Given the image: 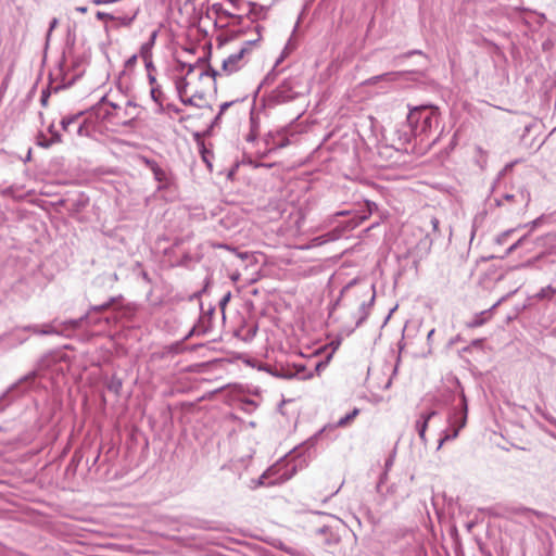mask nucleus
<instances>
[{
	"label": "nucleus",
	"instance_id": "obj_1",
	"mask_svg": "<svg viewBox=\"0 0 556 556\" xmlns=\"http://www.w3.org/2000/svg\"><path fill=\"white\" fill-rule=\"evenodd\" d=\"M440 113L439 109L433 105H419L409 108L407 115L408 130H399V140L401 146H405L412 141V138H420L422 141L428 138L433 129L439 126Z\"/></svg>",
	"mask_w": 556,
	"mask_h": 556
},
{
	"label": "nucleus",
	"instance_id": "obj_2",
	"mask_svg": "<svg viewBox=\"0 0 556 556\" xmlns=\"http://www.w3.org/2000/svg\"><path fill=\"white\" fill-rule=\"evenodd\" d=\"M459 396H460V403H459L460 408L457 409L456 407H454L447 417V422H448L450 427L452 428V431L446 430L443 432V437L439 441L438 448H440L445 442L457 438L459 430L462 428H464L466 425L467 414H468V403H467V399H466V395H465L463 389H460V391H459Z\"/></svg>",
	"mask_w": 556,
	"mask_h": 556
},
{
	"label": "nucleus",
	"instance_id": "obj_3",
	"mask_svg": "<svg viewBox=\"0 0 556 556\" xmlns=\"http://www.w3.org/2000/svg\"><path fill=\"white\" fill-rule=\"evenodd\" d=\"M296 472V466L291 463H277L267 469L260 478V485L281 484L290 480Z\"/></svg>",
	"mask_w": 556,
	"mask_h": 556
},
{
	"label": "nucleus",
	"instance_id": "obj_4",
	"mask_svg": "<svg viewBox=\"0 0 556 556\" xmlns=\"http://www.w3.org/2000/svg\"><path fill=\"white\" fill-rule=\"evenodd\" d=\"M300 80L296 77L286 78L276 89H274L268 102L274 105L290 102L299 97Z\"/></svg>",
	"mask_w": 556,
	"mask_h": 556
},
{
	"label": "nucleus",
	"instance_id": "obj_5",
	"mask_svg": "<svg viewBox=\"0 0 556 556\" xmlns=\"http://www.w3.org/2000/svg\"><path fill=\"white\" fill-rule=\"evenodd\" d=\"M86 318L87 316H83L78 319H68L62 323L53 320L52 323L42 326H30L28 329L37 334H63L67 329L74 330L79 328L81 321Z\"/></svg>",
	"mask_w": 556,
	"mask_h": 556
},
{
	"label": "nucleus",
	"instance_id": "obj_6",
	"mask_svg": "<svg viewBox=\"0 0 556 556\" xmlns=\"http://www.w3.org/2000/svg\"><path fill=\"white\" fill-rule=\"evenodd\" d=\"M144 165L152 172L154 179L159 182V190L168 188L172 184V174L167 167L160 166L154 160L142 159Z\"/></svg>",
	"mask_w": 556,
	"mask_h": 556
},
{
	"label": "nucleus",
	"instance_id": "obj_7",
	"mask_svg": "<svg viewBox=\"0 0 556 556\" xmlns=\"http://www.w3.org/2000/svg\"><path fill=\"white\" fill-rule=\"evenodd\" d=\"M253 41H248L244 47H242L238 52L230 54L227 59L223 61L222 71L227 75H230L238 70H240L244 62V55L250 51V46Z\"/></svg>",
	"mask_w": 556,
	"mask_h": 556
},
{
	"label": "nucleus",
	"instance_id": "obj_8",
	"mask_svg": "<svg viewBox=\"0 0 556 556\" xmlns=\"http://www.w3.org/2000/svg\"><path fill=\"white\" fill-rule=\"evenodd\" d=\"M83 113H77L75 115L65 116L61 121V127L66 132H75L77 136H86L88 134V129L85 125V121H81Z\"/></svg>",
	"mask_w": 556,
	"mask_h": 556
},
{
	"label": "nucleus",
	"instance_id": "obj_9",
	"mask_svg": "<svg viewBox=\"0 0 556 556\" xmlns=\"http://www.w3.org/2000/svg\"><path fill=\"white\" fill-rule=\"evenodd\" d=\"M531 201L530 192L526 188L518 189L515 193H505L501 199H496V205L502 206L505 202L527 207Z\"/></svg>",
	"mask_w": 556,
	"mask_h": 556
},
{
	"label": "nucleus",
	"instance_id": "obj_10",
	"mask_svg": "<svg viewBox=\"0 0 556 556\" xmlns=\"http://www.w3.org/2000/svg\"><path fill=\"white\" fill-rule=\"evenodd\" d=\"M503 299H500L489 309L482 311L475 314V316L466 323L468 328H477L483 326L492 316L493 311L502 303Z\"/></svg>",
	"mask_w": 556,
	"mask_h": 556
},
{
	"label": "nucleus",
	"instance_id": "obj_11",
	"mask_svg": "<svg viewBox=\"0 0 556 556\" xmlns=\"http://www.w3.org/2000/svg\"><path fill=\"white\" fill-rule=\"evenodd\" d=\"M438 415V412L437 410H430V412H426V413H421L419 418L416 420L415 422V429L421 440L422 443H426L427 442V439H426V430H427V427H428V422L430 421L431 418H433L434 416Z\"/></svg>",
	"mask_w": 556,
	"mask_h": 556
},
{
	"label": "nucleus",
	"instance_id": "obj_12",
	"mask_svg": "<svg viewBox=\"0 0 556 556\" xmlns=\"http://www.w3.org/2000/svg\"><path fill=\"white\" fill-rule=\"evenodd\" d=\"M269 372L275 377L283 378V379H292V378H295V376L300 374L296 370V368H294V366H292L290 364L285 365L281 363H277L276 365H274V367L269 370Z\"/></svg>",
	"mask_w": 556,
	"mask_h": 556
},
{
	"label": "nucleus",
	"instance_id": "obj_13",
	"mask_svg": "<svg viewBox=\"0 0 556 556\" xmlns=\"http://www.w3.org/2000/svg\"><path fill=\"white\" fill-rule=\"evenodd\" d=\"M371 289H372V294H371L369 301L367 303L363 302L358 308V312H357L358 316H357V319L355 323L356 327L361 326L368 318V316L370 314V311H371V307L374 305L375 298H376L375 286H371Z\"/></svg>",
	"mask_w": 556,
	"mask_h": 556
},
{
	"label": "nucleus",
	"instance_id": "obj_14",
	"mask_svg": "<svg viewBox=\"0 0 556 556\" xmlns=\"http://www.w3.org/2000/svg\"><path fill=\"white\" fill-rule=\"evenodd\" d=\"M139 13V8H130L126 14L116 15L112 22L116 23V26L129 27L132 22L136 20Z\"/></svg>",
	"mask_w": 556,
	"mask_h": 556
},
{
	"label": "nucleus",
	"instance_id": "obj_15",
	"mask_svg": "<svg viewBox=\"0 0 556 556\" xmlns=\"http://www.w3.org/2000/svg\"><path fill=\"white\" fill-rule=\"evenodd\" d=\"M371 214L370 203L367 202V211L362 214H355L345 225V229L352 230L366 220Z\"/></svg>",
	"mask_w": 556,
	"mask_h": 556
},
{
	"label": "nucleus",
	"instance_id": "obj_16",
	"mask_svg": "<svg viewBox=\"0 0 556 556\" xmlns=\"http://www.w3.org/2000/svg\"><path fill=\"white\" fill-rule=\"evenodd\" d=\"M150 94H151V99L159 105V109L156 110V112H159V113L164 112L165 109L162 104L163 92H162L160 86L151 87Z\"/></svg>",
	"mask_w": 556,
	"mask_h": 556
},
{
	"label": "nucleus",
	"instance_id": "obj_17",
	"mask_svg": "<svg viewBox=\"0 0 556 556\" xmlns=\"http://www.w3.org/2000/svg\"><path fill=\"white\" fill-rule=\"evenodd\" d=\"M156 36L157 31H153L151 34L150 40L141 46L140 55L142 59H148V56H151V49L155 42Z\"/></svg>",
	"mask_w": 556,
	"mask_h": 556
},
{
	"label": "nucleus",
	"instance_id": "obj_18",
	"mask_svg": "<svg viewBox=\"0 0 556 556\" xmlns=\"http://www.w3.org/2000/svg\"><path fill=\"white\" fill-rule=\"evenodd\" d=\"M122 387H123L122 380L116 376L111 377L106 383L108 390L116 395L119 394Z\"/></svg>",
	"mask_w": 556,
	"mask_h": 556
},
{
	"label": "nucleus",
	"instance_id": "obj_19",
	"mask_svg": "<svg viewBox=\"0 0 556 556\" xmlns=\"http://www.w3.org/2000/svg\"><path fill=\"white\" fill-rule=\"evenodd\" d=\"M358 414H359V409L358 408H354L351 413L346 414L344 417H341L337 421V427H345V426H348Z\"/></svg>",
	"mask_w": 556,
	"mask_h": 556
},
{
	"label": "nucleus",
	"instance_id": "obj_20",
	"mask_svg": "<svg viewBox=\"0 0 556 556\" xmlns=\"http://www.w3.org/2000/svg\"><path fill=\"white\" fill-rule=\"evenodd\" d=\"M37 377V371L34 370V371H30L29 374L25 375L23 378H21L16 383H14L11 388H10V392L17 389L20 386L24 384V383H28L30 381H34L35 378Z\"/></svg>",
	"mask_w": 556,
	"mask_h": 556
},
{
	"label": "nucleus",
	"instance_id": "obj_21",
	"mask_svg": "<svg viewBox=\"0 0 556 556\" xmlns=\"http://www.w3.org/2000/svg\"><path fill=\"white\" fill-rule=\"evenodd\" d=\"M48 130L52 135V138L50 140L46 141V142H40V146H42L45 148H48L52 143H56V142L61 141V135L59 132L54 131V126L53 125H50Z\"/></svg>",
	"mask_w": 556,
	"mask_h": 556
},
{
	"label": "nucleus",
	"instance_id": "obj_22",
	"mask_svg": "<svg viewBox=\"0 0 556 556\" xmlns=\"http://www.w3.org/2000/svg\"><path fill=\"white\" fill-rule=\"evenodd\" d=\"M394 75H395L394 73H384V74H381V75L374 76V77L369 78L366 83L368 85H374V84H376L379 80H388L389 81V80L393 79Z\"/></svg>",
	"mask_w": 556,
	"mask_h": 556
},
{
	"label": "nucleus",
	"instance_id": "obj_23",
	"mask_svg": "<svg viewBox=\"0 0 556 556\" xmlns=\"http://www.w3.org/2000/svg\"><path fill=\"white\" fill-rule=\"evenodd\" d=\"M292 366H294V368H296V370L300 372L295 376V378L305 380L313 377L312 372H306V368L303 364H293Z\"/></svg>",
	"mask_w": 556,
	"mask_h": 556
},
{
	"label": "nucleus",
	"instance_id": "obj_24",
	"mask_svg": "<svg viewBox=\"0 0 556 556\" xmlns=\"http://www.w3.org/2000/svg\"><path fill=\"white\" fill-rule=\"evenodd\" d=\"M187 86H188V81L186 78H180L179 80L176 81V89H177L179 99H182L184 94L186 93Z\"/></svg>",
	"mask_w": 556,
	"mask_h": 556
},
{
	"label": "nucleus",
	"instance_id": "obj_25",
	"mask_svg": "<svg viewBox=\"0 0 556 556\" xmlns=\"http://www.w3.org/2000/svg\"><path fill=\"white\" fill-rule=\"evenodd\" d=\"M223 248L233 252L236 254L237 257L241 258V260H249V258H253V255L250 254L249 252H241V251H238L236 248H231L229 245H222Z\"/></svg>",
	"mask_w": 556,
	"mask_h": 556
},
{
	"label": "nucleus",
	"instance_id": "obj_26",
	"mask_svg": "<svg viewBox=\"0 0 556 556\" xmlns=\"http://www.w3.org/2000/svg\"><path fill=\"white\" fill-rule=\"evenodd\" d=\"M256 404L253 400L245 399L242 401V410H244L248 414H251L255 410Z\"/></svg>",
	"mask_w": 556,
	"mask_h": 556
},
{
	"label": "nucleus",
	"instance_id": "obj_27",
	"mask_svg": "<svg viewBox=\"0 0 556 556\" xmlns=\"http://www.w3.org/2000/svg\"><path fill=\"white\" fill-rule=\"evenodd\" d=\"M251 124H252L251 131L247 136V140L248 141H254L256 139V137H257V126H256V124L254 122L253 116L251 117Z\"/></svg>",
	"mask_w": 556,
	"mask_h": 556
},
{
	"label": "nucleus",
	"instance_id": "obj_28",
	"mask_svg": "<svg viewBox=\"0 0 556 556\" xmlns=\"http://www.w3.org/2000/svg\"><path fill=\"white\" fill-rule=\"evenodd\" d=\"M96 17L100 21H113L115 18V14L98 11Z\"/></svg>",
	"mask_w": 556,
	"mask_h": 556
},
{
	"label": "nucleus",
	"instance_id": "obj_29",
	"mask_svg": "<svg viewBox=\"0 0 556 556\" xmlns=\"http://www.w3.org/2000/svg\"><path fill=\"white\" fill-rule=\"evenodd\" d=\"M114 302V298H111L108 302L101 304V305H98V306H93L92 309L96 311V312H102L104 309H108Z\"/></svg>",
	"mask_w": 556,
	"mask_h": 556
},
{
	"label": "nucleus",
	"instance_id": "obj_30",
	"mask_svg": "<svg viewBox=\"0 0 556 556\" xmlns=\"http://www.w3.org/2000/svg\"><path fill=\"white\" fill-rule=\"evenodd\" d=\"M230 298H231V292H227L226 294H224V296L219 300V306L220 308L224 311L225 307L227 306L228 302L230 301Z\"/></svg>",
	"mask_w": 556,
	"mask_h": 556
},
{
	"label": "nucleus",
	"instance_id": "obj_31",
	"mask_svg": "<svg viewBox=\"0 0 556 556\" xmlns=\"http://www.w3.org/2000/svg\"><path fill=\"white\" fill-rule=\"evenodd\" d=\"M143 61H144V65H146L148 74L153 73L155 71V66L152 62L151 56H148V59H143Z\"/></svg>",
	"mask_w": 556,
	"mask_h": 556
},
{
	"label": "nucleus",
	"instance_id": "obj_32",
	"mask_svg": "<svg viewBox=\"0 0 556 556\" xmlns=\"http://www.w3.org/2000/svg\"><path fill=\"white\" fill-rule=\"evenodd\" d=\"M58 24H59V20L58 18L54 17V18L51 20L50 25H49V29H48V33H47V40H49L52 30L56 27Z\"/></svg>",
	"mask_w": 556,
	"mask_h": 556
},
{
	"label": "nucleus",
	"instance_id": "obj_33",
	"mask_svg": "<svg viewBox=\"0 0 556 556\" xmlns=\"http://www.w3.org/2000/svg\"><path fill=\"white\" fill-rule=\"evenodd\" d=\"M275 76H276V74H275V72H274V70H273V71H271L270 73H268V74L266 75V77L264 78V80H263V85H269V84H271V83L275 80Z\"/></svg>",
	"mask_w": 556,
	"mask_h": 556
},
{
	"label": "nucleus",
	"instance_id": "obj_34",
	"mask_svg": "<svg viewBox=\"0 0 556 556\" xmlns=\"http://www.w3.org/2000/svg\"><path fill=\"white\" fill-rule=\"evenodd\" d=\"M180 101L185 104V105H190V106H195L197 104L194 103V97H190V98H185L182 97V99H180Z\"/></svg>",
	"mask_w": 556,
	"mask_h": 556
},
{
	"label": "nucleus",
	"instance_id": "obj_35",
	"mask_svg": "<svg viewBox=\"0 0 556 556\" xmlns=\"http://www.w3.org/2000/svg\"><path fill=\"white\" fill-rule=\"evenodd\" d=\"M204 75H210L213 78H215L217 75H220V73L218 71L213 70V68H208V71L202 72L200 74V76H204Z\"/></svg>",
	"mask_w": 556,
	"mask_h": 556
},
{
	"label": "nucleus",
	"instance_id": "obj_36",
	"mask_svg": "<svg viewBox=\"0 0 556 556\" xmlns=\"http://www.w3.org/2000/svg\"><path fill=\"white\" fill-rule=\"evenodd\" d=\"M235 102L233 101H230V102H224L220 104L219 106V115H223L225 113V111L231 106Z\"/></svg>",
	"mask_w": 556,
	"mask_h": 556
},
{
	"label": "nucleus",
	"instance_id": "obj_37",
	"mask_svg": "<svg viewBox=\"0 0 556 556\" xmlns=\"http://www.w3.org/2000/svg\"><path fill=\"white\" fill-rule=\"evenodd\" d=\"M137 62V55L134 54L131 55L126 62H125V66L126 67H132Z\"/></svg>",
	"mask_w": 556,
	"mask_h": 556
},
{
	"label": "nucleus",
	"instance_id": "obj_38",
	"mask_svg": "<svg viewBox=\"0 0 556 556\" xmlns=\"http://www.w3.org/2000/svg\"><path fill=\"white\" fill-rule=\"evenodd\" d=\"M325 542H326V544H328V545H330V544H336V543H338V542H339V538H338L337 535H333V534L331 533L330 538H327V539L325 540Z\"/></svg>",
	"mask_w": 556,
	"mask_h": 556
},
{
	"label": "nucleus",
	"instance_id": "obj_39",
	"mask_svg": "<svg viewBox=\"0 0 556 556\" xmlns=\"http://www.w3.org/2000/svg\"><path fill=\"white\" fill-rule=\"evenodd\" d=\"M549 292H554L551 288L548 289H542L540 293L538 294L539 298L544 299L548 296Z\"/></svg>",
	"mask_w": 556,
	"mask_h": 556
},
{
	"label": "nucleus",
	"instance_id": "obj_40",
	"mask_svg": "<svg viewBox=\"0 0 556 556\" xmlns=\"http://www.w3.org/2000/svg\"><path fill=\"white\" fill-rule=\"evenodd\" d=\"M148 80H149V84L151 85V87H153V86H159V85L156 84V78H155V76L153 75V73H149V74H148Z\"/></svg>",
	"mask_w": 556,
	"mask_h": 556
},
{
	"label": "nucleus",
	"instance_id": "obj_41",
	"mask_svg": "<svg viewBox=\"0 0 556 556\" xmlns=\"http://www.w3.org/2000/svg\"><path fill=\"white\" fill-rule=\"evenodd\" d=\"M166 110L174 112L176 114L180 113V109H178L175 104H172V103L166 105Z\"/></svg>",
	"mask_w": 556,
	"mask_h": 556
},
{
	"label": "nucleus",
	"instance_id": "obj_42",
	"mask_svg": "<svg viewBox=\"0 0 556 556\" xmlns=\"http://www.w3.org/2000/svg\"><path fill=\"white\" fill-rule=\"evenodd\" d=\"M431 226L433 228V231H438L439 230V219L437 217H432L431 220Z\"/></svg>",
	"mask_w": 556,
	"mask_h": 556
},
{
	"label": "nucleus",
	"instance_id": "obj_43",
	"mask_svg": "<svg viewBox=\"0 0 556 556\" xmlns=\"http://www.w3.org/2000/svg\"><path fill=\"white\" fill-rule=\"evenodd\" d=\"M288 144V140L287 139H283L281 140L280 142L278 143H275V147L274 149H279V148H283ZM273 150V148L269 149V151Z\"/></svg>",
	"mask_w": 556,
	"mask_h": 556
},
{
	"label": "nucleus",
	"instance_id": "obj_44",
	"mask_svg": "<svg viewBox=\"0 0 556 556\" xmlns=\"http://www.w3.org/2000/svg\"><path fill=\"white\" fill-rule=\"evenodd\" d=\"M330 531V528L327 526L320 527L316 530L317 534H326Z\"/></svg>",
	"mask_w": 556,
	"mask_h": 556
},
{
	"label": "nucleus",
	"instance_id": "obj_45",
	"mask_svg": "<svg viewBox=\"0 0 556 556\" xmlns=\"http://www.w3.org/2000/svg\"><path fill=\"white\" fill-rule=\"evenodd\" d=\"M348 215H350V211H339L333 216L340 217V216H348Z\"/></svg>",
	"mask_w": 556,
	"mask_h": 556
},
{
	"label": "nucleus",
	"instance_id": "obj_46",
	"mask_svg": "<svg viewBox=\"0 0 556 556\" xmlns=\"http://www.w3.org/2000/svg\"><path fill=\"white\" fill-rule=\"evenodd\" d=\"M48 97H49V94H47L46 91H43L42 94H41V103L43 105H46V103L48 101Z\"/></svg>",
	"mask_w": 556,
	"mask_h": 556
},
{
	"label": "nucleus",
	"instance_id": "obj_47",
	"mask_svg": "<svg viewBox=\"0 0 556 556\" xmlns=\"http://www.w3.org/2000/svg\"><path fill=\"white\" fill-rule=\"evenodd\" d=\"M544 218H545L544 216H541V217H539V218L534 219V220L532 222L533 226L535 227V226H538L539 224H541V222H542Z\"/></svg>",
	"mask_w": 556,
	"mask_h": 556
},
{
	"label": "nucleus",
	"instance_id": "obj_48",
	"mask_svg": "<svg viewBox=\"0 0 556 556\" xmlns=\"http://www.w3.org/2000/svg\"><path fill=\"white\" fill-rule=\"evenodd\" d=\"M195 68V65L194 64H189L188 65V71H187V75H190Z\"/></svg>",
	"mask_w": 556,
	"mask_h": 556
},
{
	"label": "nucleus",
	"instance_id": "obj_49",
	"mask_svg": "<svg viewBox=\"0 0 556 556\" xmlns=\"http://www.w3.org/2000/svg\"><path fill=\"white\" fill-rule=\"evenodd\" d=\"M76 11L79 12V13H86L87 12V8L86 7H77Z\"/></svg>",
	"mask_w": 556,
	"mask_h": 556
},
{
	"label": "nucleus",
	"instance_id": "obj_50",
	"mask_svg": "<svg viewBox=\"0 0 556 556\" xmlns=\"http://www.w3.org/2000/svg\"><path fill=\"white\" fill-rule=\"evenodd\" d=\"M239 278H240V274H238V273H237V274L231 275V280H232V281H238V280H239Z\"/></svg>",
	"mask_w": 556,
	"mask_h": 556
},
{
	"label": "nucleus",
	"instance_id": "obj_51",
	"mask_svg": "<svg viewBox=\"0 0 556 556\" xmlns=\"http://www.w3.org/2000/svg\"><path fill=\"white\" fill-rule=\"evenodd\" d=\"M420 53H421V51H419V50H414V51L408 52V53H407V55L420 54Z\"/></svg>",
	"mask_w": 556,
	"mask_h": 556
},
{
	"label": "nucleus",
	"instance_id": "obj_52",
	"mask_svg": "<svg viewBox=\"0 0 556 556\" xmlns=\"http://www.w3.org/2000/svg\"><path fill=\"white\" fill-rule=\"evenodd\" d=\"M222 118V115H219V113L216 115L215 119H214V124H218L219 121Z\"/></svg>",
	"mask_w": 556,
	"mask_h": 556
},
{
	"label": "nucleus",
	"instance_id": "obj_53",
	"mask_svg": "<svg viewBox=\"0 0 556 556\" xmlns=\"http://www.w3.org/2000/svg\"><path fill=\"white\" fill-rule=\"evenodd\" d=\"M327 237H328V239H326V241L333 240L337 238V237L332 236L331 233H328ZM321 242H325V240H323Z\"/></svg>",
	"mask_w": 556,
	"mask_h": 556
},
{
	"label": "nucleus",
	"instance_id": "obj_54",
	"mask_svg": "<svg viewBox=\"0 0 556 556\" xmlns=\"http://www.w3.org/2000/svg\"><path fill=\"white\" fill-rule=\"evenodd\" d=\"M433 333H434V329H431V330L428 332V336H427L428 340H430V339L432 338Z\"/></svg>",
	"mask_w": 556,
	"mask_h": 556
},
{
	"label": "nucleus",
	"instance_id": "obj_55",
	"mask_svg": "<svg viewBox=\"0 0 556 556\" xmlns=\"http://www.w3.org/2000/svg\"><path fill=\"white\" fill-rule=\"evenodd\" d=\"M384 477H386V473L380 478V481H379V483L377 484V489H378V490L380 489V485H381V483L383 482Z\"/></svg>",
	"mask_w": 556,
	"mask_h": 556
},
{
	"label": "nucleus",
	"instance_id": "obj_56",
	"mask_svg": "<svg viewBox=\"0 0 556 556\" xmlns=\"http://www.w3.org/2000/svg\"><path fill=\"white\" fill-rule=\"evenodd\" d=\"M289 48H290V49H291V48H293V46H292L291 41H289V42L287 43V46H286V49H289Z\"/></svg>",
	"mask_w": 556,
	"mask_h": 556
},
{
	"label": "nucleus",
	"instance_id": "obj_57",
	"mask_svg": "<svg viewBox=\"0 0 556 556\" xmlns=\"http://www.w3.org/2000/svg\"><path fill=\"white\" fill-rule=\"evenodd\" d=\"M437 140H439V137H435V139H433L432 143L437 142Z\"/></svg>",
	"mask_w": 556,
	"mask_h": 556
},
{
	"label": "nucleus",
	"instance_id": "obj_58",
	"mask_svg": "<svg viewBox=\"0 0 556 556\" xmlns=\"http://www.w3.org/2000/svg\"><path fill=\"white\" fill-rule=\"evenodd\" d=\"M437 140H439V137H435V139H433L432 143L437 142Z\"/></svg>",
	"mask_w": 556,
	"mask_h": 556
},
{
	"label": "nucleus",
	"instance_id": "obj_59",
	"mask_svg": "<svg viewBox=\"0 0 556 556\" xmlns=\"http://www.w3.org/2000/svg\"><path fill=\"white\" fill-rule=\"evenodd\" d=\"M338 491H339V490H334V492H333V493H331V495H330V496H332L333 494H337V493H338Z\"/></svg>",
	"mask_w": 556,
	"mask_h": 556
}]
</instances>
